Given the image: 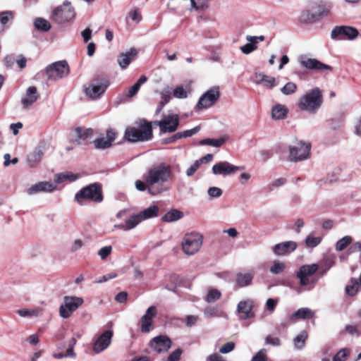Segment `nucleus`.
<instances>
[{"mask_svg": "<svg viewBox=\"0 0 361 361\" xmlns=\"http://www.w3.org/2000/svg\"><path fill=\"white\" fill-rule=\"evenodd\" d=\"M172 177V171L169 166L160 164L151 168L146 176L145 180L148 186V192L152 195H157L167 190L163 184Z\"/></svg>", "mask_w": 361, "mask_h": 361, "instance_id": "1", "label": "nucleus"}, {"mask_svg": "<svg viewBox=\"0 0 361 361\" xmlns=\"http://www.w3.org/2000/svg\"><path fill=\"white\" fill-rule=\"evenodd\" d=\"M153 137L152 122L145 119L140 121L137 128L128 127L125 131L124 137L129 142H144L149 140Z\"/></svg>", "mask_w": 361, "mask_h": 361, "instance_id": "2", "label": "nucleus"}, {"mask_svg": "<svg viewBox=\"0 0 361 361\" xmlns=\"http://www.w3.org/2000/svg\"><path fill=\"white\" fill-rule=\"evenodd\" d=\"M158 212L159 207L156 205H152L137 214L130 216L124 223L115 224L114 228L124 231L132 230L142 221L157 216Z\"/></svg>", "mask_w": 361, "mask_h": 361, "instance_id": "3", "label": "nucleus"}, {"mask_svg": "<svg viewBox=\"0 0 361 361\" xmlns=\"http://www.w3.org/2000/svg\"><path fill=\"white\" fill-rule=\"evenodd\" d=\"M322 102V92L318 87H316L302 97L298 105L301 110L314 112L321 106Z\"/></svg>", "mask_w": 361, "mask_h": 361, "instance_id": "4", "label": "nucleus"}, {"mask_svg": "<svg viewBox=\"0 0 361 361\" xmlns=\"http://www.w3.org/2000/svg\"><path fill=\"white\" fill-rule=\"evenodd\" d=\"M330 8V6L324 2L315 3L311 6L312 12L308 10L302 12L300 21L305 24L315 23L320 18L326 16Z\"/></svg>", "mask_w": 361, "mask_h": 361, "instance_id": "5", "label": "nucleus"}, {"mask_svg": "<svg viewBox=\"0 0 361 361\" xmlns=\"http://www.w3.org/2000/svg\"><path fill=\"white\" fill-rule=\"evenodd\" d=\"M102 199V189L98 183H92L82 188L75 195V201L80 204H82L85 200L100 202Z\"/></svg>", "mask_w": 361, "mask_h": 361, "instance_id": "6", "label": "nucleus"}, {"mask_svg": "<svg viewBox=\"0 0 361 361\" xmlns=\"http://www.w3.org/2000/svg\"><path fill=\"white\" fill-rule=\"evenodd\" d=\"M109 85V80L107 75H97L92 80V83L85 87V92L91 99H97L104 93Z\"/></svg>", "mask_w": 361, "mask_h": 361, "instance_id": "7", "label": "nucleus"}, {"mask_svg": "<svg viewBox=\"0 0 361 361\" xmlns=\"http://www.w3.org/2000/svg\"><path fill=\"white\" fill-rule=\"evenodd\" d=\"M318 269L319 266L317 264L301 266L296 274L300 286L312 288L317 283V279L314 277V275Z\"/></svg>", "mask_w": 361, "mask_h": 361, "instance_id": "8", "label": "nucleus"}, {"mask_svg": "<svg viewBox=\"0 0 361 361\" xmlns=\"http://www.w3.org/2000/svg\"><path fill=\"white\" fill-rule=\"evenodd\" d=\"M202 236L197 233L185 234L183 238L181 245L183 252L187 255L195 254L201 247Z\"/></svg>", "mask_w": 361, "mask_h": 361, "instance_id": "9", "label": "nucleus"}, {"mask_svg": "<svg viewBox=\"0 0 361 361\" xmlns=\"http://www.w3.org/2000/svg\"><path fill=\"white\" fill-rule=\"evenodd\" d=\"M70 68L66 61H59L46 68V73L49 80H57L67 76Z\"/></svg>", "mask_w": 361, "mask_h": 361, "instance_id": "10", "label": "nucleus"}, {"mask_svg": "<svg viewBox=\"0 0 361 361\" xmlns=\"http://www.w3.org/2000/svg\"><path fill=\"white\" fill-rule=\"evenodd\" d=\"M75 12L71 3L66 1L63 5L56 7L52 13V19L59 24L69 22L75 18Z\"/></svg>", "mask_w": 361, "mask_h": 361, "instance_id": "11", "label": "nucleus"}, {"mask_svg": "<svg viewBox=\"0 0 361 361\" xmlns=\"http://www.w3.org/2000/svg\"><path fill=\"white\" fill-rule=\"evenodd\" d=\"M82 298L76 296H65L63 302L59 307V315L63 319H67L83 303Z\"/></svg>", "mask_w": 361, "mask_h": 361, "instance_id": "12", "label": "nucleus"}, {"mask_svg": "<svg viewBox=\"0 0 361 361\" xmlns=\"http://www.w3.org/2000/svg\"><path fill=\"white\" fill-rule=\"evenodd\" d=\"M220 97L219 87H213L204 93L196 105L197 109H204L213 106Z\"/></svg>", "mask_w": 361, "mask_h": 361, "instance_id": "13", "label": "nucleus"}, {"mask_svg": "<svg viewBox=\"0 0 361 361\" xmlns=\"http://www.w3.org/2000/svg\"><path fill=\"white\" fill-rule=\"evenodd\" d=\"M358 35L359 32L355 27L347 25L336 26L331 34L333 39L353 40Z\"/></svg>", "mask_w": 361, "mask_h": 361, "instance_id": "14", "label": "nucleus"}, {"mask_svg": "<svg viewBox=\"0 0 361 361\" xmlns=\"http://www.w3.org/2000/svg\"><path fill=\"white\" fill-rule=\"evenodd\" d=\"M153 123L159 127L161 133H173L179 126V118L178 115L171 114L161 121H153Z\"/></svg>", "mask_w": 361, "mask_h": 361, "instance_id": "15", "label": "nucleus"}, {"mask_svg": "<svg viewBox=\"0 0 361 361\" xmlns=\"http://www.w3.org/2000/svg\"><path fill=\"white\" fill-rule=\"evenodd\" d=\"M300 65L309 70H314L322 73L331 72L333 68L331 66L323 63L316 59H311L307 56H300L299 58Z\"/></svg>", "mask_w": 361, "mask_h": 361, "instance_id": "16", "label": "nucleus"}, {"mask_svg": "<svg viewBox=\"0 0 361 361\" xmlns=\"http://www.w3.org/2000/svg\"><path fill=\"white\" fill-rule=\"evenodd\" d=\"M114 333L111 330H106L95 338L92 350L95 354H99L109 348L111 343Z\"/></svg>", "mask_w": 361, "mask_h": 361, "instance_id": "17", "label": "nucleus"}, {"mask_svg": "<svg viewBox=\"0 0 361 361\" xmlns=\"http://www.w3.org/2000/svg\"><path fill=\"white\" fill-rule=\"evenodd\" d=\"M311 144L303 141H296L289 147L290 158H308L310 155Z\"/></svg>", "mask_w": 361, "mask_h": 361, "instance_id": "18", "label": "nucleus"}, {"mask_svg": "<svg viewBox=\"0 0 361 361\" xmlns=\"http://www.w3.org/2000/svg\"><path fill=\"white\" fill-rule=\"evenodd\" d=\"M76 339L74 337H72L68 341V348L66 353H63V349L66 345L64 343H59L57 345V348L55 352L53 353L52 356L56 359L61 360L65 357H71L75 358L76 355L74 351V347L76 344Z\"/></svg>", "mask_w": 361, "mask_h": 361, "instance_id": "19", "label": "nucleus"}, {"mask_svg": "<svg viewBox=\"0 0 361 361\" xmlns=\"http://www.w3.org/2000/svg\"><path fill=\"white\" fill-rule=\"evenodd\" d=\"M106 137H101L94 140L93 144L96 149H106L111 147L118 135V133L116 130L111 128L106 130Z\"/></svg>", "mask_w": 361, "mask_h": 361, "instance_id": "20", "label": "nucleus"}, {"mask_svg": "<svg viewBox=\"0 0 361 361\" xmlns=\"http://www.w3.org/2000/svg\"><path fill=\"white\" fill-rule=\"evenodd\" d=\"M157 315V307L151 306L140 318V330L142 333H148L153 329V319Z\"/></svg>", "mask_w": 361, "mask_h": 361, "instance_id": "21", "label": "nucleus"}, {"mask_svg": "<svg viewBox=\"0 0 361 361\" xmlns=\"http://www.w3.org/2000/svg\"><path fill=\"white\" fill-rule=\"evenodd\" d=\"M56 185L49 181H41L31 185L27 189L26 192L29 195H35L39 192H53L56 190Z\"/></svg>", "mask_w": 361, "mask_h": 361, "instance_id": "22", "label": "nucleus"}, {"mask_svg": "<svg viewBox=\"0 0 361 361\" xmlns=\"http://www.w3.org/2000/svg\"><path fill=\"white\" fill-rule=\"evenodd\" d=\"M149 345L152 349L160 353L168 351L171 346V341L169 337L160 335L153 338Z\"/></svg>", "mask_w": 361, "mask_h": 361, "instance_id": "23", "label": "nucleus"}, {"mask_svg": "<svg viewBox=\"0 0 361 361\" xmlns=\"http://www.w3.org/2000/svg\"><path fill=\"white\" fill-rule=\"evenodd\" d=\"M298 244L293 240L282 242L275 245L273 248V252L277 256H285L290 254L296 250Z\"/></svg>", "mask_w": 361, "mask_h": 361, "instance_id": "24", "label": "nucleus"}, {"mask_svg": "<svg viewBox=\"0 0 361 361\" xmlns=\"http://www.w3.org/2000/svg\"><path fill=\"white\" fill-rule=\"evenodd\" d=\"M243 169V167L233 166L228 162L222 161L216 164L212 167V171L215 175L227 176L233 173L236 170Z\"/></svg>", "mask_w": 361, "mask_h": 361, "instance_id": "25", "label": "nucleus"}, {"mask_svg": "<svg viewBox=\"0 0 361 361\" xmlns=\"http://www.w3.org/2000/svg\"><path fill=\"white\" fill-rule=\"evenodd\" d=\"M252 302L250 300H242L237 306V313L239 314L240 319H247L255 317L252 311Z\"/></svg>", "mask_w": 361, "mask_h": 361, "instance_id": "26", "label": "nucleus"}, {"mask_svg": "<svg viewBox=\"0 0 361 361\" xmlns=\"http://www.w3.org/2000/svg\"><path fill=\"white\" fill-rule=\"evenodd\" d=\"M37 90L35 86L29 87L26 91V95L22 99V104L25 109L29 108L38 99Z\"/></svg>", "mask_w": 361, "mask_h": 361, "instance_id": "27", "label": "nucleus"}, {"mask_svg": "<svg viewBox=\"0 0 361 361\" xmlns=\"http://www.w3.org/2000/svg\"><path fill=\"white\" fill-rule=\"evenodd\" d=\"M137 54V51L135 48H131L126 53H121L117 60L120 67L123 69L126 68Z\"/></svg>", "mask_w": 361, "mask_h": 361, "instance_id": "28", "label": "nucleus"}, {"mask_svg": "<svg viewBox=\"0 0 361 361\" xmlns=\"http://www.w3.org/2000/svg\"><path fill=\"white\" fill-rule=\"evenodd\" d=\"M255 276L254 271H249L244 273H238L236 274L235 283L239 287L248 286L252 283Z\"/></svg>", "mask_w": 361, "mask_h": 361, "instance_id": "29", "label": "nucleus"}, {"mask_svg": "<svg viewBox=\"0 0 361 361\" xmlns=\"http://www.w3.org/2000/svg\"><path fill=\"white\" fill-rule=\"evenodd\" d=\"M200 130V127L197 126L190 130H186L183 132H178L170 137L165 140V143H171L177 141L178 140L189 137L196 134Z\"/></svg>", "mask_w": 361, "mask_h": 361, "instance_id": "30", "label": "nucleus"}, {"mask_svg": "<svg viewBox=\"0 0 361 361\" xmlns=\"http://www.w3.org/2000/svg\"><path fill=\"white\" fill-rule=\"evenodd\" d=\"M75 142L80 145L82 142L86 140L88 137H91L93 134L92 128H83L78 127L75 129Z\"/></svg>", "mask_w": 361, "mask_h": 361, "instance_id": "31", "label": "nucleus"}, {"mask_svg": "<svg viewBox=\"0 0 361 361\" xmlns=\"http://www.w3.org/2000/svg\"><path fill=\"white\" fill-rule=\"evenodd\" d=\"M147 78L145 75H142L138 80L131 87H128L125 92L126 97L131 98L134 97L140 88V86L147 81Z\"/></svg>", "mask_w": 361, "mask_h": 361, "instance_id": "32", "label": "nucleus"}, {"mask_svg": "<svg viewBox=\"0 0 361 361\" xmlns=\"http://www.w3.org/2000/svg\"><path fill=\"white\" fill-rule=\"evenodd\" d=\"M183 216V213L182 212H180V210L173 209H171L167 213H166L162 216L161 219L164 222L169 223V222L178 221V220L182 219Z\"/></svg>", "mask_w": 361, "mask_h": 361, "instance_id": "33", "label": "nucleus"}, {"mask_svg": "<svg viewBox=\"0 0 361 361\" xmlns=\"http://www.w3.org/2000/svg\"><path fill=\"white\" fill-rule=\"evenodd\" d=\"M314 312L307 307L298 309L294 314L290 316V320L295 319H308L314 317Z\"/></svg>", "mask_w": 361, "mask_h": 361, "instance_id": "34", "label": "nucleus"}, {"mask_svg": "<svg viewBox=\"0 0 361 361\" xmlns=\"http://www.w3.org/2000/svg\"><path fill=\"white\" fill-rule=\"evenodd\" d=\"M288 109L282 104H276L271 110L272 118L274 119H283L287 116Z\"/></svg>", "mask_w": 361, "mask_h": 361, "instance_id": "35", "label": "nucleus"}, {"mask_svg": "<svg viewBox=\"0 0 361 361\" xmlns=\"http://www.w3.org/2000/svg\"><path fill=\"white\" fill-rule=\"evenodd\" d=\"M78 178V175L71 172H63L56 174L54 178V184L61 183L66 180L71 182L75 181Z\"/></svg>", "mask_w": 361, "mask_h": 361, "instance_id": "36", "label": "nucleus"}, {"mask_svg": "<svg viewBox=\"0 0 361 361\" xmlns=\"http://www.w3.org/2000/svg\"><path fill=\"white\" fill-rule=\"evenodd\" d=\"M13 18L12 11H6L0 13V35L4 31L5 25Z\"/></svg>", "mask_w": 361, "mask_h": 361, "instance_id": "37", "label": "nucleus"}, {"mask_svg": "<svg viewBox=\"0 0 361 361\" xmlns=\"http://www.w3.org/2000/svg\"><path fill=\"white\" fill-rule=\"evenodd\" d=\"M221 292L214 288H210L208 290L207 294L205 298V301L208 303H213L221 298Z\"/></svg>", "mask_w": 361, "mask_h": 361, "instance_id": "38", "label": "nucleus"}, {"mask_svg": "<svg viewBox=\"0 0 361 361\" xmlns=\"http://www.w3.org/2000/svg\"><path fill=\"white\" fill-rule=\"evenodd\" d=\"M307 338V334L305 331H301L294 339L293 343L295 348L301 350L305 344V341Z\"/></svg>", "mask_w": 361, "mask_h": 361, "instance_id": "39", "label": "nucleus"}, {"mask_svg": "<svg viewBox=\"0 0 361 361\" xmlns=\"http://www.w3.org/2000/svg\"><path fill=\"white\" fill-rule=\"evenodd\" d=\"M17 312L22 317H35L40 315L42 310L39 309H21L18 310Z\"/></svg>", "mask_w": 361, "mask_h": 361, "instance_id": "40", "label": "nucleus"}, {"mask_svg": "<svg viewBox=\"0 0 361 361\" xmlns=\"http://www.w3.org/2000/svg\"><path fill=\"white\" fill-rule=\"evenodd\" d=\"M35 26L38 30L47 32L51 28L49 22L44 18H38L35 20Z\"/></svg>", "mask_w": 361, "mask_h": 361, "instance_id": "41", "label": "nucleus"}, {"mask_svg": "<svg viewBox=\"0 0 361 361\" xmlns=\"http://www.w3.org/2000/svg\"><path fill=\"white\" fill-rule=\"evenodd\" d=\"M353 241L352 237L350 235H345L338 240L336 244V250L337 251L343 250L348 245H349Z\"/></svg>", "mask_w": 361, "mask_h": 361, "instance_id": "42", "label": "nucleus"}, {"mask_svg": "<svg viewBox=\"0 0 361 361\" xmlns=\"http://www.w3.org/2000/svg\"><path fill=\"white\" fill-rule=\"evenodd\" d=\"M322 241L320 236H314L309 235L305 238V244L308 247H314L317 246Z\"/></svg>", "mask_w": 361, "mask_h": 361, "instance_id": "43", "label": "nucleus"}, {"mask_svg": "<svg viewBox=\"0 0 361 361\" xmlns=\"http://www.w3.org/2000/svg\"><path fill=\"white\" fill-rule=\"evenodd\" d=\"M204 315L207 318L212 317H221V312L216 307H207L204 310Z\"/></svg>", "mask_w": 361, "mask_h": 361, "instance_id": "44", "label": "nucleus"}, {"mask_svg": "<svg viewBox=\"0 0 361 361\" xmlns=\"http://www.w3.org/2000/svg\"><path fill=\"white\" fill-rule=\"evenodd\" d=\"M297 90V85L294 82H289L286 83L282 88L281 92L283 94L289 95L293 94Z\"/></svg>", "mask_w": 361, "mask_h": 361, "instance_id": "45", "label": "nucleus"}, {"mask_svg": "<svg viewBox=\"0 0 361 361\" xmlns=\"http://www.w3.org/2000/svg\"><path fill=\"white\" fill-rule=\"evenodd\" d=\"M225 142V140L223 138L219 139H204L201 141V144L208 145L214 147H220Z\"/></svg>", "mask_w": 361, "mask_h": 361, "instance_id": "46", "label": "nucleus"}, {"mask_svg": "<svg viewBox=\"0 0 361 361\" xmlns=\"http://www.w3.org/2000/svg\"><path fill=\"white\" fill-rule=\"evenodd\" d=\"M173 96L178 99H184L188 97V91L183 86H178L173 90Z\"/></svg>", "mask_w": 361, "mask_h": 361, "instance_id": "47", "label": "nucleus"}, {"mask_svg": "<svg viewBox=\"0 0 361 361\" xmlns=\"http://www.w3.org/2000/svg\"><path fill=\"white\" fill-rule=\"evenodd\" d=\"M260 81L264 83V85L269 88H271L276 85V79L273 77L262 75Z\"/></svg>", "mask_w": 361, "mask_h": 361, "instance_id": "48", "label": "nucleus"}, {"mask_svg": "<svg viewBox=\"0 0 361 361\" xmlns=\"http://www.w3.org/2000/svg\"><path fill=\"white\" fill-rule=\"evenodd\" d=\"M285 264L279 262H274L273 265L270 267V271L274 274H279L283 271L285 269Z\"/></svg>", "mask_w": 361, "mask_h": 361, "instance_id": "49", "label": "nucleus"}, {"mask_svg": "<svg viewBox=\"0 0 361 361\" xmlns=\"http://www.w3.org/2000/svg\"><path fill=\"white\" fill-rule=\"evenodd\" d=\"M111 252H112V246L111 245L102 247L98 251V255L101 259L104 260V259H106V257L111 254Z\"/></svg>", "mask_w": 361, "mask_h": 361, "instance_id": "50", "label": "nucleus"}, {"mask_svg": "<svg viewBox=\"0 0 361 361\" xmlns=\"http://www.w3.org/2000/svg\"><path fill=\"white\" fill-rule=\"evenodd\" d=\"M249 42L250 43H247L240 47L242 52L245 54H248L257 49V45H256L252 40Z\"/></svg>", "mask_w": 361, "mask_h": 361, "instance_id": "51", "label": "nucleus"}, {"mask_svg": "<svg viewBox=\"0 0 361 361\" xmlns=\"http://www.w3.org/2000/svg\"><path fill=\"white\" fill-rule=\"evenodd\" d=\"M348 354L349 350L346 348H343L333 357V361H345Z\"/></svg>", "mask_w": 361, "mask_h": 361, "instance_id": "52", "label": "nucleus"}, {"mask_svg": "<svg viewBox=\"0 0 361 361\" xmlns=\"http://www.w3.org/2000/svg\"><path fill=\"white\" fill-rule=\"evenodd\" d=\"M202 164V161L196 160L185 171L187 176H192L197 171Z\"/></svg>", "mask_w": 361, "mask_h": 361, "instance_id": "53", "label": "nucleus"}, {"mask_svg": "<svg viewBox=\"0 0 361 361\" xmlns=\"http://www.w3.org/2000/svg\"><path fill=\"white\" fill-rule=\"evenodd\" d=\"M222 192V190L218 187H210L207 190V194L210 197H219Z\"/></svg>", "mask_w": 361, "mask_h": 361, "instance_id": "54", "label": "nucleus"}, {"mask_svg": "<svg viewBox=\"0 0 361 361\" xmlns=\"http://www.w3.org/2000/svg\"><path fill=\"white\" fill-rule=\"evenodd\" d=\"M234 347L235 343L233 342H228L220 348L219 352L222 354L228 353L234 349Z\"/></svg>", "mask_w": 361, "mask_h": 361, "instance_id": "55", "label": "nucleus"}, {"mask_svg": "<svg viewBox=\"0 0 361 361\" xmlns=\"http://www.w3.org/2000/svg\"><path fill=\"white\" fill-rule=\"evenodd\" d=\"M182 354V350L178 348L173 351L168 357V361H179Z\"/></svg>", "mask_w": 361, "mask_h": 361, "instance_id": "56", "label": "nucleus"}, {"mask_svg": "<svg viewBox=\"0 0 361 361\" xmlns=\"http://www.w3.org/2000/svg\"><path fill=\"white\" fill-rule=\"evenodd\" d=\"M83 245L84 243L81 239H76L73 241L71 245V251L73 252H77L80 250Z\"/></svg>", "mask_w": 361, "mask_h": 361, "instance_id": "57", "label": "nucleus"}, {"mask_svg": "<svg viewBox=\"0 0 361 361\" xmlns=\"http://www.w3.org/2000/svg\"><path fill=\"white\" fill-rule=\"evenodd\" d=\"M266 343L274 346H279L281 345V341L278 337L268 336L266 338Z\"/></svg>", "mask_w": 361, "mask_h": 361, "instance_id": "58", "label": "nucleus"}, {"mask_svg": "<svg viewBox=\"0 0 361 361\" xmlns=\"http://www.w3.org/2000/svg\"><path fill=\"white\" fill-rule=\"evenodd\" d=\"M278 300L276 299L269 298L266 302V307L267 310H269L271 312H274Z\"/></svg>", "mask_w": 361, "mask_h": 361, "instance_id": "59", "label": "nucleus"}, {"mask_svg": "<svg viewBox=\"0 0 361 361\" xmlns=\"http://www.w3.org/2000/svg\"><path fill=\"white\" fill-rule=\"evenodd\" d=\"M251 361H267V356L264 350H260Z\"/></svg>", "mask_w": 361, "mask_h": 361, "instance_id": "60", "label": "nucleus"}, {"mask_svg": "<svg viewBox=\"0 0 361 361\" xmlns=\"http://www.w3.org/2000/svg\"><path fill=\"white\" fill-rule=\"evenodd\" d=\"M198 317L195 315H188L185 319V324L188 327H191L196 324Z\"/></svg>", "mask_w": 361, "mask_h": 361, "instance_id": "61", "label": "nucleus"}, {"mask_svg": "<svg viewBox=\"0 0 361 361\" xmlns=\"http://www.w3.org/2000/svg\"><path fill=\"white\" fill-rule=\"evenodd\" d=\"M345 331L352 335H359L360 332L358 331V326L357 325L355 324H349L345 326Z\"/></svg>", "mask_w": 361, "mask_h": 361, "instance_id": "62", "label": "nucleus"}, {"mask_svg": "<svg viewBox=\"0 0 361 361\" xmlns=\"http://www.w3.org/2000/svg\"><path fill=\"white\" fill-rule=\"evenodd\" d=\"M4 64L6 67H11L16 62V59L13 55H7L4 59Z\"/></svg>", "mask_w": 361, "mask_h": 361, "instance_id": "63", "label": "nucleus"}, {"mask_svg": "<svg viewBox=\"0 0 361 361\" xmlns=\"http://www.w3.org/2000/svg\"><path fill=\"white\" fill-rule=\"evenodd\" d=\"M26 341L28 342L30 344L36 345L39 342V338L37 334H34L30 335L29 337L26 338Z\"/></svg>", "mask_w": 361, "mask_h": 361, "instance_id": "64", "label": "nucleus"}]
</instances>
